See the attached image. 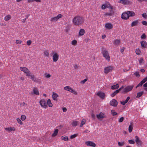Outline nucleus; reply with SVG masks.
Returning a JSON list of instances; mask_svg holds the SVG:
<instances>
[{
	"mask_svg": "<svg viewBox=\"0 0 147 147\" xmlns=\"http://www.w3.org/2000/svg\"><path fill=\"white\" fill-rule=\"evenodd\" d=\"M106 7H106L105 4H103L102 5V7H101L102 9H105L106 8Z\"/></svg>",
	"mask_w": 147,
	"mask_h": 147,
	"instance_id": "60",
	"label": "nucleus"
},
{
	"mask_svg": "<svg viewBox=\"0 0 147 147\" xmlns=\"http://www.w3.org/2000/svg\"><path fill=\"white\" fill-rule=\"evenodd\" d=\"M127 102H126V101L125 100L124 101H123L122 102H121V104L122 105H125V104L127 103Z\"/></svg>",
	"mask_w": 147,
	"mask_h": 147,
	"instance_id": "63",
	"label": "nucleus"
},
{
	"mask_svg": "<svg viewBox=\"0 0 147 147\" xmlns=\"http://www.w3.org/2000/svg\"><path fill=\"white\" fill-rule=\"evenodd\" d=\"M127 102H126V101L125 100L124 101H123L122 102H121V104L122 105H125V104L127 103Z\"/></svg>",
	"mask_w": 147,
	"mask_h": 147,
	"instance_id": "62",
	"label": "nucleus"
},
{
	"mask_svg": "<svg viewBox=\"0 0 147 147\" xmlns=\"http://www.w3.org/2000/svg\"><path fill=\"white\" fill-rule=\"evenodd\" d=\"M87 80L86 79H84V80L81 81L80 83L82 84H84L85 82Z\"/></svg>",
	"mask_w": 147,
	"mask_h": 147,
	"instance_id": "53",
	"label": "nucleus"
},
{
	"mask_svg": "<svg viewBox=\"0 0 147 147\" xmlns=\"http://www.w3.org/2000/svg\"><path fill=\"white\" fill-rule=\"evenodd\" d=\"M53 57V59L54 62H56L58 61L59 58V56L58 54L55 51H53L51 54Z\"/></svg>",
	"mask_w": 147,
	"mask_h": 147,
	"instance_id": "4",
	"label": "nucleus"
},
{
	"mask_svg": "<svg viewBox=\"0 0 147 147\" xmlns=\"http://www.w3.org/2000/svg\"><path fill=\"white\" fill-rule=\"evenodd\" d=\"M26 118V117L24 115H22L21 117V119L23 121L25 120Z\"/></svg>",
	"mask_w": 147,
	"mask_h": 147,
	"instance_id": "46",
	"label": "nucleus"
},
{
	"mask_svg": "<svg viewBox=\"0 0 147 147\" xmlns=\"http://www.w3.org/2000/svg\"><path fill=\"white\" fill-rule=\"evenodd\" d=\"M140 42L142 47L143 48H144L146 47L147 44L145 41L142 40Z\"/></svg>",
	"mask_w": 147,
	"mask_h": 147,
	"instance_id": "20",
	"label": "nucleus"
},
{
	"mask_svg": "<svg viewBox=\"0 0 147 147\" xmlns=\"http://www.w3.org/2000/svg\"><path fill=\"white\" fill-rule=\"evenodd\" d=\"M73 22L74 25H79L84 22L83 18L80 16H76L73 18Z\"/></svg>",
	"mask_w": 147,
	"mask_h": 147,
	"instance_id": "1",
	"label": "nucleus"
},
{
	"mask_svg": "<svg viewBox=\"0 0 147 147\" xmlns=\"http://www.w3.org/2000/svg\"><path fill=\"white\" fill-rule=\"evenodd\" d=\"M113 42L116 45H119L120 43V41L119 40L116 39L114 40Z\"/></svg>",
	"mask_w": 147,
	"mask_h": 147,
	"instance_id": "37",
	"label": "nucleus"
},
{
	"mask_svg": "<svg viewBox=\"0 0 147 147\" xmlns=\"http://www.w3.org/2000/svg\"><path fill=\"white\" fill-rule=\"evenodd\" d=\"M39 103L41 107L43 108L46 109L47 107V105L46 101L45 99L41 100L39 102Z\"/></svg>",
	"mask_w": 147,
	"mask_h": 147,
	"instance_id": "8",
	"label": "nucleus"
},
{
	"mask_svg": "<svg viewBox=\"0 0 147 147\" xmlns=\"http://www.w3.org/2000/svg\"><path fill=\"white\" fill-rule=\"evenodd\" d=\"M138 21L136 20L132 22L131 24V26L134 27L138 25Z\"/></svg>",
	"mask_w": 147,
	"mask_h": 147,
	"instance_id": "24",
	"label": "nucleus"
},
{
	"mask_svg": "<svg viewBox=\"0 0 147 147\" xmlns=\"http://www.w3.org/2000/svg\"><path fill=\"white\" fill-rule=\"evenodd\" d=\"M125 49V47H122L121 48V50H120V51H121V53H123L124 52V49Z\"/></svg>",
	"mask_w": 147,
	"mask_h": 147,
	"instance_id": "59",
	"label": "nucleus"
},
{
	"mask_svg": "<svg viewBox=\"0 0 147 147\" xmlns=\"http://www.w3.org/2000/svg\"><path fill=\"white\" fill-rule=\"evenodd\" d=\"M47 102V105L49 107H53V104L51 103V100L50 99L48 100Z\"/></svg>",
	"mask_w": 147,
	"mask_h": 147,
	"instance_id": "32",
	"label": "nucleus"
},
{
	"mask_svg": "<svg viewBox=\"0 0 147 147\" xmlns=\"http://www.w3.org/2000/svg\"><path fill=\"white\" fill-rule=\"evenodd\" d=\"M103 57L108 61L109 62L110 60V57L109 56V52L105 49H103L101 51Z\"/></svg>",
	"mask_w": 147,
	"mask_h": 147,
	"instance_id": "2",
	"label": "nucleus"
},
{
	"mask_svg": "<svg viewBox=\"0 0 147 147\" xmlns=\"http://www.w3.org/2000/svg\"><path fill=\"white\" fill-rule=\"evenodd\" d=\"M127 12L129 17L134 16H135V13L133 11H127Z\"/></svg>",
	"mask_w": 147,
	"mask_h": 147,
	"instance_id": "21",
	"label": "nucleus"
},
{
	"mask_svg": "<svg viewBox=\"0 0 147 147\" xmlns=\"http://www.w3.org/2000/svg\"><path fill=\"white\" fill-rule=\"evenodd\" d=\"M121 17L122 19L124 20L128 19L129 18V16L127 11L123 13L121 15Z\"/></svg>",
	"mask_w": 147,
	"mask_h": 147,
	"instance_id": "11",
	"label": "nucleus"
},
{
	"mask_svg": "<svg viewBox=\"0 0 147 147\" xmlns=\"http://www.w3.org/2000/svg\"><path fill=\"white\" fill-rule=\"evenodd\" d=\"M69 91V92L71 93H73V94L76 95H77L78 94L77 92L75 90H74L73 89H72L71 88L70 90Z\"/></svg>",
	"mask_w": 147,
	"mask_h": 147,
	"instance_id": "33",
	"label": "nucleus"
},
{
	"mask_svg": "<svg viewBox=\"0 0 147 147\" xmlns=\"http://www.w3.org/2000/svg\"><path fill=\"white\" fill-rule=\"evenodd\" d=\"M142 15V16L144 18H146L147 17V15L146 13H143Z\"/></svg>",
	"mask_w": 147,
	"mask_h": 147,
	"instance_id": "57",
	"label": "nucleus"
},
{
	"mask_svg": "<svg viewBox=\"0 0 147 147\" xmlns=\"http://www.w3.org/2000/svg\"><path fill=\"white\" fill-rule=\"evenodd\" d=\"M71 88L68 86H66L64 87V89L68 91H69V90L71 89Z\"/></svg>",
	"mask_w": 147,
	"mask_h": 147,
	"instance_id": "42",
	"label": "nucleus"
},
{
	"mask_svg": "<svg viewBox=\"0 0 147 147\" xmlns=\"http://www.w3.org/2000/svg\"><path fill=\"white\" fill-rule=\"evenodd\" d=\"M20 69L21 71L26 73V75L30 71L27 68L25 67H20Z\"/></svg>",
	"mask_w": 147,
	"mask_h": 147,
	"instance_id": "14",
	"label": "nucleus"
},
{
	"mask_svg": "<svg viewBox=\"0 0 147 147\" xmlns=\"http://www.w3.org/2000/svg\"><path fill=\"white\" fill-rule=\"evenodd\" d=\"M27 44L28 45H30L32 43V41L30 40H28L27 42Z\"/></svg>",
	"mask_w": 147,
	"mask_h": 147,
	"instance_id": "55",
	"label": "nucleus"
},
{
	"mask_svg": "<svg viewBox=\"0 0 147 147\" xmlns=\"http://www.w3.org/2000/svg\"><path fill=\"white\" fill-rule=\"evenodd\" d=\"M143 82L144 83L147 81V76L146 77L144 78L142 80Z\"/></svg>",
	"mask_w": 147,
	"mask_h": 147,
	"instance_id": "56",
	"label": "nucleus"
},
{
	"mask_svg": "<svg viewBox=\"0 0 147 147\" xmlns=\"http://www.w3.org/2000/svg\"><path fill=\"white\" fill-rule=\"evenodd\" d=\"M123 88V87L122 86L121 88H120L118 90H117L115 91L114 92L112 93L111 94V96L112 97H114L118 93L120 90L121 89Z\"/></svg>",
	"mask_w": 147,
	"mask_h": 147,
	"instance_id": "18",
	"label": "nucleus"
},
{
	"mask_svg": "<svg viewBox=\"0 0 147 147\" xmlns=\"http://www.w3.org/2000/svg\"><path fill=\"white\" fill-rule=\"evenodd\" d=\"M78 135V134H75L74 135H71L70 136V138L71 139H72L76 137Z\"/></svg>",
	"mask_w": 147,
	"mask_h": 147,
	"instance_id": "44",
	"label": "nucleus"
},
{
	"mask_svg": "<svg viewBox=\"0 0 147 147\" xmlns=\"http://www.w3.org/2000/svg\"><path fill=\"white\" fill-rule=\"evenodd\" d=\"M96 95L102 99H103L105 98V96L104 93L101 91L98 92L96 93Z\"/></svg>",
	"mask_w": 147,
	"mask_h": 147,
	"instance_id": "10",
	"label": "nucleus"
},
{
	"mask_svg": "<svg viewBox=\"0 0 147 147\" xmlns=\"http://www.w3.org/2000/svg\"><path fill=\"white\" fill-rule=\"evenodd\" d=\"M96 117L97 119L99 120H101L104 118L106 117L105 113L100 112L99 114H97Z\"/></svg>",
	"mask_w": 147,
	"mask_h": 147,
	"instance_id": "6",
	"label": "nucleus"
},
{
	"mask_svg": "<svg viewBox=\"0 0 147 147\" xmlns=\"http://www.w3.org/2000/svg\"><path fill=\"white\" fill-rule=\"evenodd\" d=\"M5 130L9 132L12 131H15L16 130V128L14 127H8L5 128Z\"/></svg>",
	"mask_w": 147,
	"mask_h": 147,
	"instance_id": "19",
	"label": "nucleus"
},
{
	"mask_svg": "<svg viewBox=\"0 0 147 147\" xmlns=\"http://www.w3.org/2000/svg\"><path fill=\"white\" fill-rule=\"evenodd\" d=\"M16 120L17 121L18 123L20 124L21 125H22L23 124V123L20 119L19 118H17Z\"/></svg>",
	"mask_w": 147,
	"mask_h": 147,
	"instance_id": "45",
	"label": "nucleus"
},
{
	"mask_svg": "<svg viewBox=\"0 0 147 147\" xmlns=\"http://www.w3.org/2000/svg\"><path fill=\"white\" fill-rule=\"evenodd\" d=\"M114 67L113 65H109L104 68V73L107 74L111 72L114 69Z\"/></svg>",
	"mask_w": 147,
	"mask_h": 147,
	"instance_id": "5",
	"label": "nucleus"
},
{
	"mask_svg": "<svg viewBox=\"0 0 147 147\" xmlns=\"http://www.w3.org/2000/svg\"><path fill=\"white\" fill-rule=\"evenodd\" d=\"M144 83L142 81H141V82L136 87V88H137L138 87L140 86H142V84Z\"/></svg>",
	"mask_w": 147,
	"mask_h": 147,
	"instance_id": "47",
	"label": "nucleus"
},
{
	"mask_svg": "<svg viewBox=\"0 0 147 147\" xmlns=\"http://www.w3.org/2000/svg\"><path fill=\"white\" fill-rule=\"evenodd\" d=\"M77 43V41L76 40H74L71 41V44L73 45H76Z\"/></svg>",
	"mask_w": 147,
	"mask_h": 147,
	"instance_id": "41",
	"label": "nucleus"
},
{
	"mask_svg": "<svg viewBox=\"0 0 147 147\" xmlns=\"http://www.w3.org/2000/svg\"><path fill=\"white\" fill-rule=\"evenodd\" d=\"M85 33V30L83 29H81L79 31V35L80 36H82L84 35Z\"/></svg>",
	"mask_w": 147,
	"mask_h": 147,
	"instance_id": "25",
	"label": "nucleus"
},
{
	"mask_svg": "<svg viewBox=\"0 0 147 147\" xmlns=\"http://www.w3.org/2000/svg\"><path fill=\"white\" fill-rule=\"evenodd\" d=\"M34 93L37 95H39V94L38 90L36 88H35L33 89Z\"/></svg>",
	"mask_w": 147,
	"mask_h": 147,
	"instance_id": "22",
	"label": "nucleus"
},
{
	"mask_svg": "<svg viewBox=\"0 0 147 147\" xmlns=\"http://www.w3.org/2000/svg\"><path fill=\"white\" fill-rule=\"evenodd\" d=\"M26 75L28 78L31 79L34 82H38V79L36 78L35 76L33 75L32 73L30 71Z\"/></svg>",
	"mask_w": 147,
	"mask_h": 147,
	"instance_id": "3",
	"label": "nucleus"
},
{
	"mask_svg": "<svg viewBox=\"0 0 147 147\" xmlns=\"http://www.w3.org/2000/svg\"><path fill=\"white\" fill-rule=\"evenodd\" d=\"M52 98L53 100L55 101H57V98L59 97L58 95L56 93L53 92L52 93Z\"/></svg>",
	"mask_w": 147,
	"mask_h": 147,
	"instance_id": "15",
	"label": "nucleus"
},
{
	"mask_svg": "<svg viewBox=\"0 0 147 147\" xmlns=\"http://www.w3.org/2000/svg\"><path fill=\"white\" fill-rule=\"evenodd\" d=\"M44 54L45 56L48 57L49 55V52L48 50H45L44 51Z\"/></svg>",
	"mask_w": 147,
	"mask_h": 147,
	"instance_id": "27",
	"label": "nucleus"
},
{
	"mask_svg": "<svg viewBox=\"0 0 147 147\" xmlns=\"http://www.w3.org/2000/svg\"><path fill=\"white\" fill-rule=\"evenodd\" d=\"M11 18V16L9 15H7L5 17L4 19L5 21H7L10 19Z\"/></svg>",
	"mask_w": 147,
	"mask_h": 147,
	"instance_id": "43",
	"label": "nucleus"
},
{
	"mask_svg": "<svg viewBox=\"0 0 147 147\" xmlns=\"http://www.w3.org/2000/svg\"><path fill=\"white\" fill-rule=\"evenodd\" d=\"M133 87V85L127 86L124 89L123 92L126 93L132 90Z\"/></svg>",
	"mask_w": 147,
	"mask_h": 147,
	"instance_id": "9",
	"label": "nucleus"
},
{
	"mask_svg": "<svg viewBox=\"0 0 147 147\" xmlns=\"http://www.w3.org/2000/svg\"><path fill=\"white\" fill-rule=\"evenodd\" d=\"M129 143L131 144H134L135 143L134 140H129L128 141Z\"/></svg>",
	"mask_w": 147,
	"mask_h": 147,
	"instance_id": "49",
	"label": "nucleus"
},
{
	"mask_svg": "<svg viewBox=\"0 0 147 147\" xmlns=\"http://www.w3.org/2000/svg\"><path fill=\"white\" fill-rule=\"evenodd\" d=\"M127 102H126V101L125 100L124 101H123L122 102H121V104L122 105H125V104L127 103Z\"/></svg>",
	"mask_w": 147,
	"mask_h": 147,
	"instance_id": "64",
	"label": "nucleus"
},
{
	"mask_svg": "<svg viewBox=\"0 0 147 147\" xmlns=\"http://www.w3.org/2000/svg\"><path fill=\"white\" fill-rule=\"evenodd\" d=\"M118 2L124 5H126L129 4L130 1L128 0H120L118 1Z\"/></svg>",
	"mask_w": 147,
	"mask_h": 147,
	"instance_id": "17",
	"label": "nucleus"
},
{
	"mask_svg": "<svg viewBox=\"0 0 147 147\" xmlns=\"http://www.w3.org/2000/svg\"><path fill=\"white\" fill-rule=\"evenodd\" d=\"M59 130L57 129H56L55 130L53 133L52 135V136L54 137L56 136L57 135Z\"/></svg>",
	"mask_w": 147,
	"mask_h": 147,
	"instance_id": "30",
	"label": "nucleus"
},
{
	"mask_svg": "<svg viewBox=\"0 0 147 147\" xmlns=\"http://www.w3.org/2000/svg\"><path fill=\"white\" fill-rule=\"evenodd\" d=\"M125 144V142L124 141H123L121 142H119L118 143V145L119 147H121L122 146L124 145Z\"/></svg>",
	"mask_w": 147,
	"mask_h": 147,
	"instance_id": "31",
	"label": "nucleus"
},
{
	"mask_svg": "<svg viewBox=\"0 0 147 147\" xmlns=\"http://www.w3.org/2000/svg\"><path fill=\"white\" fill-rule=\"evenodd\" d=\"M142 23L144 25H147V22L146 21H143L142 22Z\"/></svg>",
	"mask_w": 147,
	"mask_h": 147,
	"instance_id": "58",
	"label": "nucleus"
},
{
	"mask_svg": "<svg viewBox=\"0 0 147 147\" xmlns=\"http://www.w3.org/2000/svg\"><path fill=\"white\" fill-rule=\"evenodd\" d=\"M135 138V142H136V144L139 145H141L142 144V141L139 138L138 136H136Z\"/></svg>",
	"mask_w": 147,
	"mask_h": 147,
	"instance_id": "16",
	"label": "nucleus"
},
{
	"mask_svg": "<svg viewBox=\"0 0 147 147\" xmlns=\"http://www.w3.org/2000/svg\"><path fill=\"white\" fill-rule=\"evenodd\" d=\"M105 16H112L113 15V13H106L105 14Z\"/></svg>",
	"mask_w": 147,
	"mask_h": 147,
	"instance_id": "50",
	"label": "nucleus"
},
{
	"mask_svg": "<svg viewBox=\"0 0 147 147\" xmlns=\"http://www.w3.org/2000/svg\"><path fill=\"white\" fill-rule=\"evenodd\" d=\"M86 122V120L85 119H82V120L81 124L80 126V127H82L83 126L84 124H85Z\"/></svg>",
	"mask_w": 147,
	"mask_h": 147,
	"instance_id": "28",
	"label": "nucleus"
},
{
	"mask_svg": "<svg viewBox=\"0 0 147 147\" xmlns=\"http://www.w3.org/2000/svg\"><path fill=\"white\" fill-rule=\"evenodd\" d=\"M105 4L107 8L111 9H113V7L111 5L109 2H105Z\"/></svg>",
	"mask_w": 147,
	"mask_h": 147,
	"instance_id": "23",
	"label": "nucleus"
},
{
	"mask_svg": "<svg viewBox=\"0 0 147 147\" xmlns=\"http://www.w3.org/2000/svg\"><path fill=\"white\" fill-rule=\"evenodd\" d=\"M78 123V122L74 120H73L71 123V125L73 126H77Z\"/></svg>",
	"mask_w": 147,
	"mask_h": 147,
	"instance_id": "26",
	"label": "nucleus"
},
{
	"mask_svg": "<svg viewBox=\"0 0 147 147\" xmlns=\"http://www.w3.org/2000/svg\"><path fill=\"white\" fill-rule=\"evenodd\" d=\"M133 125L132 124H131L129 125V133H131L132 130L133 128Z\"/></svg>",
	"mask_w": 147,
	"mask_h": 147,
	"instance_id": "35",
	"label": "nucleus"
},
{
	"mask_svg": "<svg viewBox=\"0 0 147 147\" xmlns=\"http://www.w3.org/2000/svg\"><path fill=\"white\" fill-rule=\"evenodd\" d=\"M63 15L61 14H59L56 17H52L50 21L52 22H54L57 21L59 19L62 17Z\"/></svg>",
	"mask_w": 147,
	"mask_h": 147,
	"instance_id": "7",
	"label": "nucleus"
},
{
	"mask_svg": "<svg viewBox=\"0 0 147 147\" xmlns=\"http://www.w3.org/2000/svg\"><path fill=\"white\" fill-rule=\"evenodd\" d=\"M119 87V84H117L116 85H114L111 86V89L113 90H114L118 88Z\"/></svg>",
	"mask_w": 147,
	"mask_h": 147,
	"instance_id": "34",
	"label": "nucleus"
},
{
	"mask_svg": "<svg viewBox=\"0 0 147 147\" xmlns=\"http://www.w3.org/2000/svg\"><path fill=\"white\" fill-rule=\"evenodd\" d=\"M111 114L113 116H115L117 115V113L114 110H112L111 111Z\"/></svg>",
	"mask_w": 147,
	"mask_h": 147,
	"instance_id": "40",
	"label": "nucleus"
},
{
	"mask_svg": "<svg viewBox=\"0 0 147 147\" xmlns=\"http://www.w3.org/2000/svg\"><path fill=\"white\" fill-rule=\"evenodd\" d=\"M61 139L65 141H68L69 140L67 136H61Z\"/></svg>",
	"mask_w": 147,
	"mask_h": 147,
	"instance_id": "36",
	"label": "nucleus"
},
{
	"mask_svg": "<svg viewBox=\"0 0 147 147\" xmlns=\"http://www.w3.org/2000/svg\"><path fill=\"white\" fill-rule=\"evenodd\" d=\"M124 120V118L123 117H121L119 118L118 120V122L119 123L122 122Z\"/></svg>",
	"mask_w": 147,
	"mask_h": 147,
	"instance_id": "48",
	"label": "nucleus"
},
{
	"mask_svg": "<svg viewBox=\"0 0 147 147\" xmlns=\"http://www.w3.org/2000/svg\"><path fill=\"white\" fill-rule=\"evenodd\" d=\"M22 41L20 40H16V44H21Z\"/></svg>",
	"mask_w": 147,
	"mask_h": 147,
	"instance_id": "52",
	"label": "nucleus"
},
{
	"mask_svg": "<svg viewBox=\"0 0 147 147\" xmlns=\"http://www.w3.org/2000/svg\"><path fill=\"white\" fill-rule=\"evenodd\" d=\"M136 53L138 55H140L141 53V52L139 49H136Z\"/></svg>",
	"mask_w": 147,
	"mask_h": 147,
	"instance_id": "39",
	"label": "nucleus"
},
{
	"mask_svg": "<svg viewBox=\"0 0 147 147\" xmlns=\"http://www.w3.org/2000/svg\"><path fill=\"white\" fill-rule=\"evenodd\" d=\"M105 28H113V26L111 23H108L105 24Z\"/></svg>",
	"mask_w": 147,
	"mask_h": 147,
	"instance_id": "29",
	"label": "nucleus"
},
{
	"mask_svg": "<svg viewBox=\"0 0 147 147\" xmlns=\"http://www.w3.org/2000/svg\"><path fill=\"white\" fill-rule=\"evenodd\" d=\"M110 104L113 107H116L118 104L117 101L115 99H113L110 102Z\"/></svg>",
	"mask_w": 147,
	"mask_h": 147,
	"instance_id": "13",
	"label": "nucleus"
},
{
	"mask_svg": "<svg viewBox=\"0 0 147 147\" xmlns=\"http://www.w3.org/2000/svg\"><path fill=\"white\" fill-rule=\"evenodd\" d=\"M20 105L21 107L26 106H27V104L25 102H23L21 103Z\"/></svg>",
	"mask_w": 147,
	"mask_h": 147,
	"instance_id": "54",
	"label": "nucleus"
},
{
	"mask_svg": "<svg viewBox=\"0 0 147 147\" xmlns=\"http://www.w3.org/2000/svg\"><path fill=\"white\" fill-rule=\"evenodd\" d=\"M86 144L88 146H90L93 147H95L96 146V144L92 141H88L85 142Z\"/></svg>",
	"mask_w": 147,
	"mask_h": 147,
	"instance_id": "12",
	"label": "nucleus"
},
{
	"mask_svg": "<svg viewBox=\"0 0 147 147\" xmlns=\"http://www.w3.org/2000/svg\"><path fill=\"white\" fill-rule=\"evenodd\" d=\"M144 92H139L137 93V95L136 96L137 98H138L140 97L141 96H142V95L143 94Z\"/></svg>",
	"mask_w": 147,
	"mask_h": 147,
	"instance_id": "38",
	"label": "nucleus"
},
{
	"mask_svg": "<svg viewBox=\"0 0 147 147\" xmlns=\"http://www.w3.org/2000/svg\"><path fill=\"white\" fill-rule=\"evenodd\" d=\"M146 38V36L144 34H143L141 36V38L142 39H145Z\"/></svg>",
	"mask_w": 147,
	"mask_h": 147,
	"instance_id": "51",
	"label": "nucleus"
},
{
	"mask_svg": "<svg viewBox=\"0 0 147 147\" xmlns=\"http://www.w3.org/2000/svg\"><path fill=\"white\" fill-rule=\"evenodd\" d=\"M91 116L92 118L93 119H94L95 118V115L93 113L91 114Z\"/></svg>",
	"mask_w": 147,
	"mask_h": 147,
	"instance_id": "61",
	"label": "nucleus"
}]
</instances>
